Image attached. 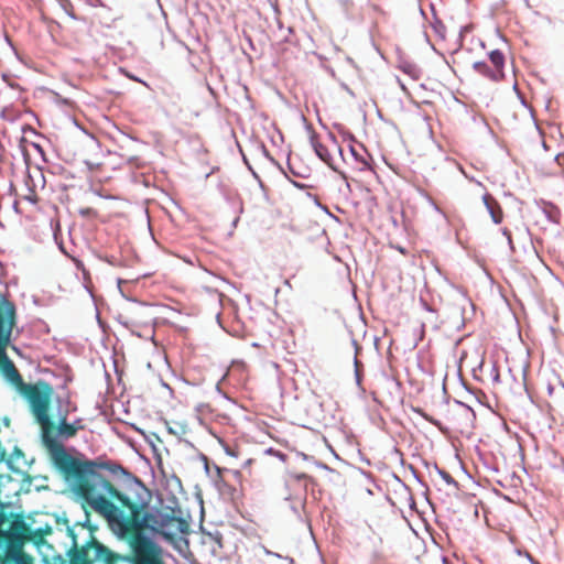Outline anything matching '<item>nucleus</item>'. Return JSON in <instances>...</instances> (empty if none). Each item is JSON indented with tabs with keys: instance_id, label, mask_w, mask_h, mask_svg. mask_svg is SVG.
<instances>
[{
	"instance_id": "obj_1",
	"label": "nucleus",
	"mask_w": 564,
	"mask_h": 564,
	"mask_svg": "<svg viewBox=\"0 0 564 564\" xmlns=\"http://www.w3.org/2000/svg\"><path fill=\"white\" fill-rule=\"evenodd\" d=\"M77 492L107 519L121 538L128 540L131 549L143 547L147 541L151 550H160L144 535L145 530L161 534L167 541L189 533V522L181 516V509L166 507L149 511L152 496L140 480L135 479L118 488L102 477H94L80 482Z\"/></svg>"
},
{
	"instance_id": "obj_2",
	"label": "nucleus",
	"mask_w": 564,
	"mask_h": 564,
	"mask_svg": "<svg viewBox=\"0 0 564 564\" xmlns=\"http://www.w3.org/2000/svg\"><path fill=\"white\" fill-rule=\"evenodd\" d=\"M52 388L47 383L28 384L20 392L30 403L33 415L42 427L43 442L48 448L55 467L64 474L67 479L80 482L86 481L88 476H94L96 468H107V464H98L96 462H82L69 455L64 445L59 443L53 435L55 430L54 423L48 415L50 399Z\"/></svg>"
},
{
	"instance_id": "obj_3",
	"label": "nucleus",
	"mask_w": 564,
	"mask_h": 564,
	"mask_svg": "<svg viewBox=\"0 0 564 564\" xmlns=\"http://www.w3.org/2000/svg\"><path fill=\"white\" fill-rule=\"evenodd\" d=\"M72 547L67 555L69 564H93L94 562H102L104 564H118L128 560V556L112 552L109 547L100 543L91 533L89 540L85 544L79 545L76 535L70 532Z\"/></svg>"
},
{
	"instance_id": "obj_4",
	"label": "nucleus",
	"mask_w": 564,
	"mask_h": 564,
	"mask_svg": "<svg viewBox=\"0 0 564 564\" xmlns=\"http://www.w3.org/2000/svg\"><path fill=\"white\" fill-rule=\"evenodd\" d=\"M30 539V528L22 517L17 516L10 523L9 530L0 529V552L21 549Z\"/></svg>"
},
{
	"instance_id": "obj_5",
	"label": "nucleus",
	"mask_w": 564,
	"mask_h": 564,
	"mask_svg": "<svg viewBox=\"0 0 564 564\" xmlns=\"http://www.w3.org/2000/svg\"><path fill=\"white\" fill-rule=\"evenodd\" d=\"M312 480L306 474L291 476L285 482L284 499L291 502V508L299 513L306 501L308 482Z\"/></svg>"
},
{
	"instance_id": "obj_6",
	"label": "nucleus",
	"mask_w": 564,
	"mask_h": 564,
	"mask_svg": "<svg viewBox=\"0 0 564 564\" xmlns=\"http://www.w3.org/2000/svg\"><path fill=\"white\" fill-rule=\"evenodd\" d=\"M132 555L128 556L127 562L132 564H164L160 556V550H151V544L147 541L144 546L131 549Z\"/></svg>"
},
{
	"instance_id": "obj_7",
	"label": "nucleus",
	"mask_w": 564,
	"mask_h": 564,
	"mask_svg": "<svg viewBox=\"0 0 564 564\" xmlns=\"http://www.w3.org/2000/svg\"><path fill=\"white\" fill-rule=\"evenodd\" d=\"M0 354L2 355L3 358L2 372L4 377L19 390V392H21L24 389V387H26L29 383H25L23 381L19 370L17 369L14 364L10 359H8L4 351Z\"/></svg>"
},
{
	"instance_id": "obj_8",
	"label": "nucleus",
	"mask_w": 564,
	"mask_h": 564,
	"mask_svg": "<svg viewBox=\"0 0 564 564\" xmlns=\"http://www.w3.org/2000/svg\"><path fill=\"white\" fill-rule=\"evenodd\" d=\"M13 311H3L0 307V352H3L7 347L12 328Z\"/></svg>"
},
{
	"instance_id": "obj_9",
	"label": "nucleus",
	"mask_w": 564,
	"mask_h": 564,
	"mask_svg": "<svg viewBox=\"0 0 564 564\" xmlns=\"http://www.w3.org/2000/svg\"><path fill=\"white\" fill-rule=\"evenodd\" d=\"M0 558H2V563L7 558L14 564H33V557L24 553L23 547L2 551L0 552Z\"/></svg>"
},
{
	"instance_id": "obj_10",
	"label": "nucleus",
	"mask_w": 564,
	"mask_h": 564,
	"mask_svg": "<svg viewBox=\"0 0 564 564\" xmlns=\"http://www.w3.org/2000/svg\"><path fill=\"white\" fill-rule=\"evenodd\" d=\"M85 426L80 419L76 420L73 424L66 422V417H63L57 426V434L64 438L74 437L78 430H83Z\"/></svg>"
},
{
	"instance_id": "obj_11",
	"label": "nucleus",
	"mask_w": 564,
	"mask_h": 564,
	"mask_svg": "<svg viewBox=\"0 0 564 564\" xmlns=\"http://www.w3.org/2000/svg\"><path fill=\"white\" fill-rule=\"evenodd\" d=\"M505 55L499 50H494L489 53V63L494 67V74L492 76L496 78H502L505 77Z\"/></svg>"
},
{
	"instance_id": "obj_12",
	"label": "nucleus",
	"mask_w": 564,
	"mask_h": 564,
	"mask_svg": "<svg viewBox=\"0 0 564 564\" xmlns=\"http://www.w3.org/2000/svg\"><path fill=\"white\" fill-rule=\"evenodd\" d=\"M484 197H485V204H486L487 208L489 209L492 220L496 224H500L503 218L502 209L500 208L498 203L490 195L487 194Z\"/></svg>"
},
{
	"instance_id": "obj_13",
	"label": "nucleus",
	"mask_w": 564,
	"mask_h": 564,
	"mask_svg": "<svg viewBox=\"0 0 564 564\" xmlns=\"http://www.w3.org/2000/svg\"><path fill=\"white\" fill-rule=\"evenodd\" d=\"M474 69L479 73L480 75L487 77L490 80L498 82L502 78H496L492 76L494 74V67L490 63L487 62H476L473 64Z\"/></svg>"
},
{
	"instance_id": "obj_14",
	"label": "nucleus",
	"mask_w": 564,
	"mask_h": 564,
	"mask_svg": "<svg viewBox=\"0 0 564 564\" xmlns=\"http://www.w3.org/2000/svg\"><path fill=\"white\" fill-rule=\"evenodd\" d=\"M312 143L318 158L324 162H328L330 155L328 153L327 148L324 144H322L315 137H312Z\"/></svg>"
},
{
	"instance_id": "obj_15",
	"label": "nucleus",
	"mask_w": 564,
	"mask_h": 564,
	"mask_svg": "<svg viewBox=\"0 0 564 564\" xmlns=\"http://www.w3.org/2000/svg\"><path fill=\"white\" fill-rule=\"evenodd\" d=\"M59 6L63 8V10L66 12L67 15L75 19V11L72 2L69 0H57Z\"/></svg>"
},
{
	"instance_id": "obj_16",
	"label": "nucleus",
	"mask_w": 564,
	"mask_h": 564,
	"mask_svg": "<svg viewBox=\"0 0 564 564\" xmlns=\"http://www.w3.org/2000/svg\"><path fill=\"white\" fill-rule=\"evenodd\" d=\"M350 151H351L352 155L356 158V160L361 164V169L369 167V163L364 155L358 153V151L352 147L350 148Z\"/></svg>"
},
{
	"instance_id": "obj_17",
	"label": "nucleus",
	"mask_w": 564,
	"mask_h": 564,
	"mask_svg": "<svg viewBox=\"0 0 564 564\" xmlns=\"http://www.w3.org/2000/svg\"><path fill=\"white\" fill-rule=\"evenodd\" d=\"M490 376L494 386L499 384L501 382L498 367L495 364L491 367Z\"/></svg>"
},
{
	"instance_id": "obj_18",
	"label": "nucleus",
	"mask_w": 564,
	"mask_h": 564,
	"mask_svg": "<svg viewBox=\"0 0 564 564\" xmlns=\"http://www.w3.org/2000/svg\"><path fill=\"white\" fill-rule=\"evenodd\" d=\"M29 192H30L29 195H26L24 198L33 204L37 203L39 197H37L36 193L33 189H30Z\"/></svg>"
},
{
	"instance_id": "obj_19",
	"label": "nucleus",
	"mask_w": 564,
	"mask_h": 564,
	"mask_svg": "<svg viewBox=\"0 0 564 564\" xmlns=\"http://www.w3.org/2000/svg\"><path fill=\"white\" fill-rule=\"evenodd\" d=\"M79 213L83 216L96 215V213L89 207L80 209Z\"/></svg>"
},
{
	"instance_id": "obj_20",
	"label": "nucleus",
	"mask_w": 564,
	"mask_h": 564,
	"mask_svg": "<svg viewBox=\"0 0 564 564\" xmlns=\"http://www.w3.org/2000/svg\"><path fill=\"white\" fill-rule=\"evenodd\" d=\"M361 362L358 360L357 356L355 357V368H356V373L358 375L359 373V368L361 367Z\"/></svg>"
},
{
	"instance_id": "obj_21",
	"label": "nucleus",
	"mask_w": 564,
	"mask_h": 564,
	"mask_svg": "<svg viewBox=\"0 0 564 564\" xmlns=\"http://www.w3.org/2000/svg\"><path fill=\"white\" fill-rule=\"evenodd\" d=\"M177 427H176V431H178V433H185V427L183 425H180V424H176Z\"/></svg>"
},
{
	"instance_id": "obj_22",
	"label": "nucleus",
	"mask_w": 564,
	"mask_h": 564,
	"mask_svg": "<svg viewBox=\"0 0 564 564\" xmlns=\"http://www.w3.org/2000/svg\"><path fill=\"white\" fill-rule=\"evenodd\" d=\"M395 249H397L399 252H401L402 254H405V253H406L405 249H404V248H402V247H400V246L395 247Z\"/></svg>"
},
{
	"instance_id": "obj_23",
	"label": "nucleus",
	"mask_w": 564,
	"mask_h": 564,
	"mask_svg": "<svg viewBox=\"0 0 564 564\" xmlns=\"http://www.w3.org/2000/svg\"><path fill=\"white\" fill-rule=\"evenodd\" d=\"M170 433L172 434H178V431L174 430L172 426L169 427Z\"/></svg>"
},
{
	"instance_id": "obj_24",
	"label": "nucleus",
	"mask_w": 564,
	"mask_h": 564,
	"mask_svg": "<svg viewBox=\"0 0 564 564\" xmlns=\"http://www.w3.org/2000/svg\"><path fill=\"white\" fill-rule=\"evenodd\" d=\"M354 345H356V355H358L359 350L361 349L358 345H357V341H354Z\"/></svg>"
}]
</instances>
